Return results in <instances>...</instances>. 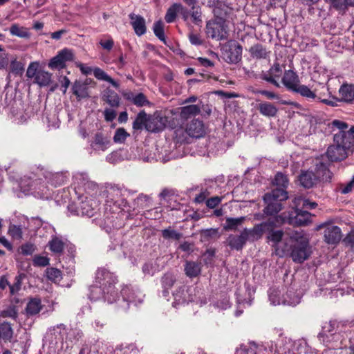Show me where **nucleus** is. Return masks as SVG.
<instances>
[{"label": "nucleus", "mask_w": 354, "mask_h": 354, "mask_svg": "<svg viewBox=\"0 0 354 354\" xmlns=\"http://www.w3.org/2000/svg\"><path fill=\"white\" fill-rule=\"evenodd\" d=\"M118 281L115 274L105 268H100L96 273V284L90 287L89 298L91 300H98L102 297L109 304H115L116 307L122 310H127L129 304H140L143 301L144 295L138 289H133L129 286H124L120 290V296L114 286Z\"/></svg>", "instance_id": "1"}, {"label": "nucleus", "mask_w": 354, "mask_h": 354, "mask_svg": "<svg viewBox=\"0 0 354 354\" xmlns=\"http://www.w3.org/2000/svg\"><path fill=\"white\" fill-rule=\"evenodd\" d=\"M333 133V144L328 147L326 156L333 162L342 161L354 153L351 142L343 135L341 130L335 129L328 124Z\"/></svg>", "instance_id": "2"}, {"label": "nucleus", "mask_w": 354, "mask_h": 354, "mask_svg": "<svg viewBox=\"0 0 354 354\" xmlns=\"http://www.w3.org/2000/svg\"><path fill=\"white\" fill-rule=\"evenodd\" d=\"M292 243L290 255L294 262L302 263L309 258L311 254L308 239L301 232L294 231L289 234Z\"/></svg>", "instance_id": "3"}, {"label": "nucleus", "mask_w": 354, "mask_h": 354, "mask_svg": "<svg viewBox=\"0 0 354 354\" xmlns=\"http://www.w3.org/2000/svg\"><path fill=\"white\" fill-rule=\"evenodd\" d=\"M168 127L174 129L176 138L178 142H183L186 140L185 134L192 138H201L205 134V127L203 121L196 119L192 120L186 125L184 130L183 127L180 126H175L169 124Z\"/></svg>", "instance_id": "4"}, {"label": "nucleus", "mask_w": 354, "mask_h": 354, "mask_svg": "<svg viewBox=\"0 0 354 354\" xmlns=\"http://www.w3.org/2000/svg\"><path fill=\"white\" fill-rule=\"evenodd\" d=\"M288 198V193L283 189H274L263 196V201L267 205L263 212L266 214L272 216L279 213L282 209V201Z\"/></svg>", "instance_id": "5"}, {"label": "nucleus", "mask_w": 354, "mask_h": 354, "mask_svg": "<svg viewBox=\"0 0 354 354\" xmlns=\"http://www.w3.org/2000/svg\"><path fill=\"white\" fill-rule=\"evenodd\" d=\"M106 197L107 203H113L119 208L123 209L128 205L127 197L132 192L119 185H108L106 187Z\"/></svg>", "instance_id": "6"}, {"label": "nucleus", "mask_w": 354, "mask_h": 354, "mask_svg": "<svg viewBox=\"0 0 354 354\" xmlns=\"http://www.w3.org/2000/svg\"><path fill=\"white\" fill-rule=\"evenodd\" d=\"M312 214L306 210L295 209L291 212H283L276 218L277 222L292 225H305L311 222Z\"/></svg>", "instance_id": "7"}, {"label": "nucleus", "mask_w": 354, "mask_h": 354, "mask_svg": "<svg viewBox=\"0 0 354 354\" xmlns=\"http://www.w3.org/2000/svg\"><path fill=\"white\" fill-rule=\"evenodd\" d=\"M38 62H30L26 71V77L29 79L34 78V83L40 87L47 86L51 82L52 74L44 70H39Z\"/></svg>", "instance_id": "8"}, {"label": "nucleus", "mask_w": 354, "mask_h": 354, "mask_svg": "<svg viewBox=\"0 0 354 354\" xmlns=\"http://www.w3.org/2000/svg\"><path fill=\"white\" fill-rule=\"evenodd\" d=\"M44 172V169H37V173L34 177H30L32 178V181L29 185L30 188L29 190L32 192L36 197L40 198H48L50 195V190L46 185V180H44L42 178L43 175L41 174Z\"/></svg>", "instance_id": "9"}, {"label": "nucleus", "mask_w": 354, "mask_h": 354, "mask_svg": "<svg viewBox=\"0 0 354 354\" xmlns=\"http://www.w3.org/2000/svg\"><path fill=\"white\" fill-rule=\"evenodd\" d=\"M222 57L229 64H237L242 58V46L236 41L231 40L224 45Z\"/></svg>", "instance_id": "10"}, {"label": "nucleus", "mask_w": 354, "mask_h": 354, "mask_svg": "<svg viewBox=\"0 0 354 354\" xmlns=\"http://www.w3.org/2000/svg\"><path fill=\"white\" fill-rule=\"evenodd\" d=\"M206 32L209 37L218 41L227 38L225 21L215 19L207 23Z\"/></svg>", "instance_id": "11"}, {"label": "nucleus", "mask_w": 354, "mask_h": 354, "mask_svg": "<svg viewBox=\"0 0 354 354\" xmlns=\"http://www.w3.org/2000/svg\"><path fill=\"white\" fill-rule=\"evenodd\" d=\"M76 66L80 68L81 73L85 75H88L93 73V75L95 78L99 80H102L110 83L113 87L118 88L119 87V84L115 81L113 78H111L106 73H105L102 69L95 67L94 68L88 66L82 63H77Z\"/></svg>", "instance_id": "12"}, {"label": "nucleus", "mask_w": 354, "mask_h": 354, "mask_svg": "<svg viewBox=\"0 0 354 354\" xmlns=\"http://www.w3.org/2000/svg\"><path fill=\"white\" fill-rule=\"evenodd\" d=\"M74 58L73 53L71 50L64 48L57 55L53 57L48 62V67L52 70H61L66 67L67 62L72 61Z\"/></svg>", "instance_id": "13"}, {"label": "nucleus", "mask_w": 354, "mask_h": 354, "mask_svg": "<svg viewBox=\"0 0 354 354\" xmlns=\"http://www.w3.org/2000/svg\"><path fill=\"white\" fill-rule=\"evenodd\" d=\"M294 92L301 95L308 100H318L330 106H336V103L334 100L322 98L321 93H317L316 91H312L306 85L299 84Z\"/></svg>", "instance_id": "14"}, {"label": "nucleus", "mask_w": 354, "mask_h": 354, "mask_svg": "<svg viewBox=\"0 0 354 354\" xmlns=\"http://www.w3.org/2000/svg\"><path fill=\"white\" fill-rule=\"evenodd\" d=\"M168 123V118L158 112L148 115V122L146 130L150 132H159L165 129Z\"/></svg>", "instance_id": "15"}, {"label": "nucleus", "mask_w": 354, "mask_h": 354, "mask_svg": "<svg viewBox=\"0 0 354 354\" xmlns=\"http://www.w3.org/2000/svg\"><path fill=\"white\" fill-rule=\"evenodd\" d=\"M323 227H325L324 240L327 243L335 244L339 243L342 239V231L339 227L323 223L318 225L317 230H319Z\"/></svg>", "instance_id": "16"}, {"label": "nucleus", "mask_w": 354, "mask_h": 354, "mask_svg": "<svg viewBox=\"0 0 354 354\" xmlns=\"http://www.w3.org/2000/svg\"><path fill=\"white\" fill-rule=\"evenodd\" d=\"M274 225V222L273 221L269 220L266 222H263L254 225L252 229L245 228V230L247 231L249 241H254L259 239L261 238L263 233L268 232V231L272 230V227Z\"/></svg>", "instance_id": "17"}, {"label": "nucleus", "mask_w": 354, "mask_h": 354, "mask_svg": "<svg viewBox=\"0 0 354 354\" xmlns=\"http://www.w3.org/2000/svg\"><path fill=\"white\" fill-rule=\"evenodd\" d=\"M268 296L271 304L274 306L283 304L294 306L300 303V297L298 295L290 299L281 297V291L278 289H270Z\"/></svg>", "instance_id": "18"}, {"label": "nucleus", "mask_w": 354, "mask_h": 354, "mask_svg": "<svg viewBox=\"0 0 354 354\" xmlns=\"http://www.w3.org/2000/svg\"><path fill=\"white\" fill-rule=\"evenodd\" d=\"M73 183L75 185V190L80 192L82 189L87 192L88 190H95L97 189V185L91 181L86 174L77 173L73 176Z\"/></svg>", "instance_id": "19"}, {"label": "nucleus", "mask_w": 354, "mask_h": 354, "mask_svg": "<svg viewBox=\"0 0 354 354\" xmlns=\"http://www.w3.org/2000/svg\"><path fill=\"white\" fill-rule=\"evenodd\" d=\"M192 287L181 286L174 292V306L183 304L192 301L194 300L192 295Z\"/></svg>", "instance_id": "20"}, {"label": "nucleus", "mask_w": 354, "mask_h": 354, "mask_svg": "<svg viewBox=\"0 0 354 354\" xmlns=\"http://www.w3.org/2000/svg\"><path fill=\"white\" fill-rule=\"evenodd\" d=\"M247 241H249V239L247 231L244 229L239 235H229L226 240V243L232 250H241Z\"/></svg>", "instance_id": "21"}, {"label": "nucleus", "mask_w": 354, "mask_h": 354, "mask_svg": "<svg viewBox=\"0 0 354 354\" xmlns=\"http://www.w3.org/2000/svg\"><path fill=\"white\" fill-rule=\"evenodd\" d=\"M98 202L91 198L86 197L82 201L77 207L78 212L82 215L91 217L94 215L95 211L97 209Z\"/></svg>", "instance_id": "22"}, {"label": "nucleus", "mask_w": 354, "mask_h": 354, "mask_svg": "<svg viewBox=\"0 0 354 354\" xmlns=\"http://www.w3.org/2000/svg\"><path fill=\"white\" fill-rule=\"evenodd\" d=\"M233 10L224 2L218 1L213 8L216 19L225 21L232 14Z\"/></svg>", "instance_id": "23"}, {"label": "nucleus", "mask_w": 354, "mask_h": 354, "mask_svg": "<svg viewBox=\"0 0 354 354\" xmlns=\"http://www.w3.org/2000/svg\"><path fill=\"white\" fill-rule=\"evenodd\" d=\"M282 83L288 89L292 91H295L300 84L298 75L292 70L285 71L282 77Z\"/></svg>", "instance_id": "24"}, {"label": "nucleus", "mask_w": 354, "mask_h": 354, "mask_svg": "<svg viewBox=\"0 0 354 354\" xmlns=\"http://www.w3.org/2000/svg\"><path fill=\"white\" fill-rule=\"evenodd\" d=\"M45 180L54 187L61 186L64 184L66 177L63 173L53 174L47 170H44L41 174Z\"/></svg>", "instance_id": "25"}, {"label": "nucleus", "mask_w": 354, "mask_h": 354, "mask_svg": "<svg viewBox=\"0 0 354 354\" xmlns=\"http://www.w3.org/2000/svg\"><path fill=\"white\" fill-rule=\"evenodd\" d=\"M129 19L137 35L141 36L146 32L145 20L142 16L131 13L129 15Z\"/></svg>", "instance_id": "26"}, {"label": "nucleus", "mask_w": 354, "mask_h": 354, "mask_svg": "<svg viewBox=\"0 0 354 354\" xmlns=\"http://www.w3.org/2000/svg\"><path fill=\"white\" fill-rule=\"evenodd\" d=\"M124 97L131 102L137 106H144L150 104L147 97L142 93H134L131 91L125 92L123 93Z\"/></svg>", "instance_id": "27"}, {"label": "nucleus", "mask_w": 354, "mask_h": 354, "mask_svg": "<svg viewBox=\"0 0 354 354\" xmlns=\"http://www.w3.org/2000/svg\"><path fill=\"white\" fill-rule=\"evenodd\" d=\"M72 91L78 100L89 97L87 84L81 81L76 80L73 83Z\"/></svg>", "instance_id": "28"}, {"label": "nucleus", "mask_w": 354, "mask_h": 354, "mask_svg": "<svg viewBox=\"0 0 354 354\" xmlns=\"http://www.w3.org/2000/svg\"><path fill=\"white\" fill-rule=\"evenodd\" d=\"M257 109L262 115L268 118H274L278 113V108L269 102H262L259 103Z\"/></svg>", "instance_id": "29"}, {"label": "nucleus", "mask_w": 354, "mask_h": 354, "mask_svg": "<svg viewBox=\"0 0 354 354\" xmlns=\"http://www.w3.org/2000/svg\"><path fill=\"white\" fill-rule=\"evenodd\" d=\"M301 186L305 188H311L317 183L314 172L312 171H303L299 176Z\"/></svg>", "instance_id": "30"}, {"label": "nucleus", "mask_w": 354, "mask_h": 354, "mask_svg": "<svg viewBox=\"0 0 354 354\" xmlns=\"http://www.w3.org/2000/svg\"><path fill=\"white\" fill-rule=\"evenodd\" d=\"M315 176L318 181H328L331 179V172L328 169L327 166L323 163L319 162L316 165Z\"/></svg>", "instance_id": "31"}, {"label": "nucleus", "mask_w": 354, "mask_h": 354, "mask_svg": "<svg viewBox=\"0 0 354 354\" xmlns=\"http://www.w3.org/2000/svg\"><path fill=\"white\" fill-rule=\"evenodd\" d=\"M184 266L185 273L189 278L196 277L201 272V263L187 261Z\"/></svg>", "instance_id": "32"}, {"label": "nucleus", "mask_w": 354, "mask_h": 354, "mask_svg": "<svg viewBox=\"0 0 354 354\" xmlns=\"http://www.w3.org/2000/svg\"><path fill=\"white\" fill-rule=\"evenodd\" d=\"M263 346L252 342L248 345H241L236 349L235 354H261Z\"/></svg>", "instance_id": "33"}, {"label": "nucleus", "mask_w": 354, "mask_h": 354, "mask_svg": "<svg viewBox=\"0 0 354 354\" xmlns=\"http://www.w3.org/2000/svg\"><path fill=\"white\" fill-rule=\"evenodd\" d=\"M148 115L145 111H140L136 117L133 122V129L134 130H142L144 128L146 129V126L148 122Z\"/></svg>", "instance_id": "34"}, {"label": "nucleus", "mask_w": 354, "mask_h": 354, "mask_svg": "<svg viewBox=\"0 0 354 354\" xmlns=\"http://www.w3.org/2000/svg\"><path fill=\"white\" fill-rule=\"evenodd\" d=\"M200 108L197 105H188L181 108L180 118V120H185L192 116H195L200 113Z\"/></svg>", "instance_id": "35"}, {"label": "nucleus", "mask_w": 354, "mask_h": 354, "mask_svg": "<svg viewBox=\"0 0 354 354\" xmlns=\"http://www.w3.org/2000/svg\"><path fill=\"white\" fill-rule=\"evenodd\" d=\"M339 95L345 102H351L354 100V86L343 84L339 90Z\"/></svg>", "instance_id": "36"}, {"label": "nucleus", "mask_w": 354, "mask_h": 354, "mask_svg": "<svg viewBox=\"0 0 354 354\" xmlns=\"http://www.w3.org/2000/svg\"><path fill=\"white\" fill-rule=\"evenodd\" d=\"M250 55L254 59H266L268 56V52L261 44L252 46L249 50Z\"/></svg>", "instance_id": "37"}, {"label": "nucleus", "mask_w": 354, "mask_h": 354, "mask_svg": "<svg viewBox=\"0 0 354 354\" xmlns=\"http://www.w3.org/2000/svg\"><path fill=\"white\" fill-rule=\"evenodd\" d=\"M13 335V330L8 322L0 323V339L4 341H10Z\"/></svg>", "instance_id": "38"}, {"label": "nucleus", "mask_w": 354, "mask_h": 354, "mask_svg": "<svg viewBox=\"0 0 354 354\" xmlns=\"http://www.w3.org/2000/svg\"><path fill=\"white\" fill-rule=\"evenodd\" d=\"M48 246L52 252L61 254L64 248V243L58 237L55 236L48 242Z\"/></svg>", "instance_id": "39"}, {"label": "nucleus", "mask_w": 354, "mask_h": 354, "mask_svg": "<svg viewBox=\"0 0 354 354\" xmlns=\"http://www.w3.org/2000/svg\"><path fill=\"white\" fill-rule=\"evenodd\" d=\"M10 32L12 35L19 37L20 38H28L30 33L25 27L20 26L17 24H13L10 28Z\"/></svg>", "instance_id": "40"}, {"label": "nucleus", "mask_w": 354, "mask_h": 354, "mask_svg": "<svg viewBox=\"0 0 354 354\" xmlns=\"http://www.w3.org/2000/svg\"><path fill=\"white\" fill-rule=\"evenodd\" d=\"M93 145L95 149L104 151L109 147L110 141L107 138L104 137L102 134L97 133L95 136Z\"/></svg>", "instance_id": "41"}, {"label": "nucleus", "mask_w": 354, "mask_h": 354, "mask_svg": "<svg viewBox=\"0 0 354 354\" xmlns=\"http://www.w3.org/2000/svg\"><path fill=\"white\" fill-rule=\"evenodd\" d=\"M245 219V218L244 216L239 218H226L224 228L226 230H235L238 226L243 223Z\"/></svg>", "instance_id": "42"}, {"label": "nucleus", "mask_w": 354, "mask_h": 354, "mask_svg": "<svg viewBox=\"0 0 354 354\" xmlns=\"http://www.w3.org/2000/svg\"><path fill=\"white\" fill-rule=\"evenodd\" d=\"M176 281V278L174 276V274L170 273H167L164 274V276L162 278V287L164 288L163 290V295L165 297L167 296L168 295V289L171 288Z\"/></svg>", "instance_id": "43"}, {"label": "nucleus", "mask_w": 354, "mask_h": 354, "mask_svg": "<svg viewBox=\"0 0 354 354\" xmlns=\"http://www.w3.org/2000/svg\"><path fill=\"white\" fill-rule=\"evenodd\" d=\"M41 308V301L39 299H32L27 304L26 310L28 315L37 314Z\"/></svg>", "instance_id": "44"}, {"label": "nucleus", "mask_w": 354, "mask_h": 354, "mask_svg": "<svg viewBox=\"0 0 354 354\" xmlns=\"http://www.w3.org/2000/svg\"><path fill=\"white\" fill-rule=\"evenodd\" d=\"M52 331L56 339L59 341H64L67 339V330L65 325L61 324L56 326H54L52 329Z\"/></svg>", "instance_id": "45"}, {"label": "nucleus", "mask_w": 354, "mask_h": 354, "mask_svg": "<svg viewBox=\"0 0 354 354\" xmlns=\"http://www.w3.org/2000/svg\"><path fill=\"white\" fill-rule=\"evenodd\" d=\"M268 234L267 239L268 241L272 242L273 245L276 246L282 239L283 236V232L282 230H274V226L272 227V230L268 231Z\"/></svg>", "instance_id": "46"}, {"label": "nucleus", "mask_w": 354, "mask_h": 354, "mask_svg": "<svg viewBox=\"0 0 354 354\" xmlns=\"http://www.w3.org/2000/svg\"><path fill=\"white\" fill-rule=\"evenodd\" d=\"M103 97L104 100L112 107H118L120 104V97L114 91H106Z\"/></svg>", "instance_id": "47"}, {"label": "nucleus", "mask_w": 354, "mask_h": 354, "mask_svg": "<svg viewBox=\"0 0 354 354\" xmlns=\"http://www.w3.org/2000/svg\"><path fill=\"white\" fill-rule=\"evenodd\" d=\"M47 278L54 283H59L62 279V272L57 268H49L46 269Z\"/></svg>", "instance_id": "48"}, {"label": "nucleus", "mask_w": 354, "mask_h": 354, "mask_svg": "<svg viewBox=\"0 0 354 354\" xmlns=\"http://www.w3.org/2000/svg\"><path fill=\"white\" fill-rule=\"evenodd\" d=\"M178 14V3L172 4L167 10L165 19L167 23H172L175 21Z\"/></svg>", "instance_id": "49"}, {"label": "nucleus", "mask_w": 354, "mask_h": 354, "mask_svg": "<svg viewBox=\"0 0 354 354\" xmlns=\"http://www.w3.org/2000/svg\"><path fill=\"white\" fill-rule=\"evenodd\" d=\"M18 315V312L15 306H9L6 309L3 310L0 313V317L3 318H11L16 319Z\"/></svg>", "instance_id": "50"}, {"label": "nucleus", "mask_w": 354, "mask_h": 354, "mask_svg": "<svg viewBox=\"0 0 354 354\" xmlns=\"http://www.w3.org/2000/svg\"><path fill=\"white\" fill-rule=\"evenodd\" d=\"M274 184L279 187L277 189L285 190L288 184L287 176L282 173H277L274 178Z\"/></svg>", "instance_id": "51"}, {"label": "nucleus", "mask_w": 354, "mask_h": 354, "mask_svg": "<svg viewBox=\"0 0 354 354\" xmlns=\"http://www.w3.org/2000/svg\"><path fill=\"white\" fill-rule=\"evenodd\" d=\"M162 235L166 239L179 240L182 237L181 233L173 230L171 227L163 230Z\"/></svg>", "instance_id": "52"}, {"label": "nucleus", "mask_w": 354, "mask_h": 354, "mask_svg": "<svg viewBox=\"0 0 354 354\" xmlns=\"http://www.w3.org/2000/svg\"><path fill=\"white\" fill-rule=\"evenodd\" d=\"M192 6V10L190 11V15L192 21L196 24L202 23V12L201 9L199 6Z\"/></svg>", "instance_id": "53"}, {"label": "nucleus", "mask_w": 354, "mask_h": 354, "mask_svg": "<svg viewBox=\"0 0 354 354\" xmlns=\"http://www.w3.org/2000/svg\"><path fill=\"white\" fill-rule=\"evenodd\" d=\"M260 346H263L262 347V353L265 354L267 349L268 348L271 353H277L279 354L283 353L285 352L283 350H281V348H279L277 344L272 341L267 342L264 344H261Z\"/></svg>", "instance_id": "54"}, {"label": "nucleus", "mask_w": 354, "mask_h": 354, "mask_svg": "<svg viewBox=\"0 0 354 354\" xmlns=\"http://www.w3.org/2000/svg\"><path fill=\"white\" fill-rule=\"evenodd\" d=\"M153 32L155 35L162 41H165L164 26L161 21H158L153 24Z\"/></svg>", "instance_id": "55"}, {"label": "nucleus", "mask_w": 354, "mask_h": 354, "mask_svg": "<svg viewBox=\"0 0 354 354\" xmlns=\"http://www.w3.org/2000/svg\"><path fill=\"white\" fill-rule=\"evenodd\" d=\"M8 234L14 239L19 240L22 239V229L20 226L11 225L8 228Z\"/></svg>", "instance_id": "56"}, {"label": "nucleus", "mask_w": 354, "mask_h": 354, "mask_svg": "<svg viewBox=\"0 0 354 354\" xmlns=\"http://www.w3.org/2000/svg\"><path fill=\"white\" fill-rule=\"evenodd\" d=\"M129 134L124 128H119L115 131L113 140L116 143H123Z\"/></svg>", "instance_id": "57"}, {"label": "nucleus", "mask_w": 354, "mask_h": 354, "mask_svg": "<svg viewBox=\"0 0 354 354\" xmlns=\"http://www.w3.org/2000/svg\"><path fill=\"white\" fill-rule=\"evenodd\" d=\"M19 252L24 256L32 255L36 250V246L30 243H26L20 246Z\"/></svg>", "instance_id": "58"}, {"label": "nucleus", "mask_w": 354, "mask_h": 354, "mask_svg": "<svg viewBox=\"0 0 354 354\" xmlns=\"http://www.w3.org/2000/svg\"><path fill=\"white\" fill-rule=\"evenodd\" d=\"M10 67L11 72L15 75H21L24 71L23 64L16 59L10 62Z\"/></svg>", "instance_id": "59"}, {"label": "nucleus", "mask_w": 354, "mask_h": 354, "mask_svg": "<svg viewBox=\"0 0 354 354\" xmlns=\"http://www.w3.org/2000/svg\"><path fill=\"white\" fill-rule=\"evenodd\" d=\"M15 281L12 285H10V292L11 295H15L21 288L22 276L21 274L15 277Z\"/></svg>", "instance_id": "60"}, {"label": "nucleus", "mask_w": 354, "mask_h": 354, "mask_svg": "<svg viewBox=\"0 0 354 354\" xmlns=\"http://www.w3.org/2000/svg\"><path fill=\"white\" fill-rule=\"evenodd\" d=\"M33 264L36 266H46L49 264V259L43 256H35L33 259Z\"/></svg>", "instance_id": "61"}, {"label": "nucleus", "mask_w": 354, "mask_h": 354, "mask_svg": "<svg viewBox=\"0 0 354 354\" xmlns=\"http://www.w3.org/2000/svg\"><path fill=\"white\" fill-rule=\"evenodd\" d=\"M268 73L272 77H279L282 73V69L279 64L276 63L270 68Z\"/></svg>", "instance_id": "62"}, {"label": "nucleus", "mask_w": 354, "mask_h": 354, "mask_svg": "<svg viewBox=\"0 0 354 354\" xmlns=\"http://www.w3.org/2000/svg\"><path fill=\"white\" fill-rule=\"evenodd\" d=\"M257 93L261 94L262 95L266 96L268 99L270 100H279L280 95L269 91L266 90H259L256 92Z\"/></svg>", "instance_id": "63"}, {"label": "nucleus", "mask_w": 354, "mask_h": 354, "mask_svg": "<svg viewBox=\"0 0 354 354\" xmlns=\"http://www.w3.org/2000/svg\"><path fill=\"white\" fill-rule=\"evenodd\" d=\"M222 198L223 197L219 196L212 197L206 201V205L209 208H214L221 202Z\"/></svg>", "instance_id": "64"}]
</instances>
